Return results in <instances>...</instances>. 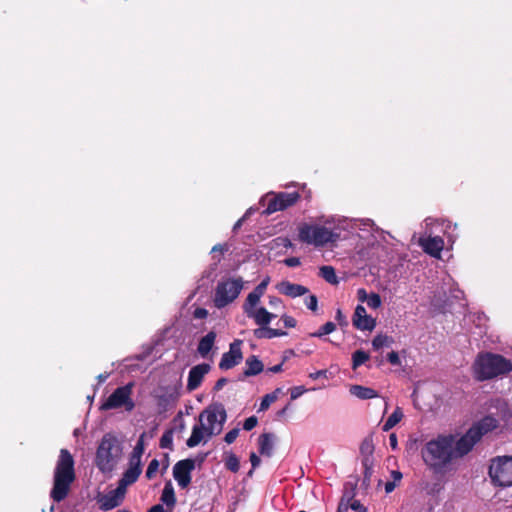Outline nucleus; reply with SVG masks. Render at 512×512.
<instances>
[{
	"label": "nucleus",
	"mask_w": 512,
	"mask_h": 512,
	"mask_svg": "<svg viewBox=\"0 0 512 512\" xmlns=\"http://www.w3.org/2000/svg\"><path fill=\"white\" fill-rule=\"evenodd\" d=\"M472 374L479 382L495 379L512 372V361L501 354L479 352L472 364Z\"/></svg>",
	"instance_id": "obj_1"
},
{
	"label": "nucleus",
	"mask_w": 512,
	"mask_h": 512,
	"mask_svg": "<svg viewBox=\"0 0 512 512\" xmlns=\"http://www.w3.org/2000/svg\"><path fill=\"white\" fill-rule=\"evenodd\" d=\"M454 435H438L428 441L421 450L424 463L432 470L438 472L446 467L454 458L452 445Z\"/></svg>",
	"instance_id": "obj_2"
},
{
	"label": "nucleus",
	"mask_w": 512,
	"mask_h": 512,
	"mask_svg": "<svg viewBox=\"0 0 512 512\" xmlns=\"http://www.w3.org/2000/svg\"><path fill=\"white\" fill-rule=\"evenodd\" d=\"M74 465L72 454L67 449H61L54 471L53 487L50 492L53 501L59 503L68 496L70 487L76 478Z\"/></svg>",
	"instance_id": "obj_3"
},
{
	"label": "nucleus",
	"mask_w": 512,
	"mask_h": 512,
	"mask_svg": "<svg viewBox=\"0 0 512 512\" xmlns=\"http://www.w3.org/2000/svg\"><path fill=\"white\" fill-rule=\"evenodd\" d=\"M496 427L497 420L491 416H485L473 423L464 435L457 441L454 440V444L452 445L454 458H462L469 454L483 436Z\"/></svg>",
	"instance_id": "obj_4"
},
{
	"label": "nucleus",
	"mask_w": 512,
	"mask_h": 512,
	"mask_svg": "<svg viewBox=\"0 0 512 512\" xmlns=\"http://www.w3.org/2000/svg\"><path fill=\"white\" fill-rule=\"evenodd\" d=\"M122 456V444L111 433H106L96 450L95 465L104 474L111 473Z\"/></svg>",
	"instance_id": "obj_5"
},
{
	"label": "nucleus",
	"mask_w": 512,
	"mask_h": 512,
	"mask_svg": "<svg viewBox=\"0 0 512 512\" xmlns=\"http://www.w3.org/2000/svg\"><path fill=\"white\" fill-rule=\"evenodd\" d=\"M340 235L331 229L308 223H302L298 227V239L302 243L324 247L329 243H335Z\"/></svg>",
	"instance_id": "obj_6"
},
{
	"label": "nucleus",
	"mask_w": 512,
	"mask_h": 512,
	"mask_svg": "<svg viewBox=\"0 0 512 512\" xmlns=\"http://www.w3.org/2000/svg\"><path fill=\"white\" fill-rule=\"evenodd\" d=\"M243 285L244 282L241 277L226 278L219 281L213 297L215 307L221 309L232 303L241 293Z\"/></svg>",
	"instance_id": "obj_7"
},
{
	"label": "nucleus",
	"mask_w": 512,
	"mask_h": 512,
	"mask_svg": "<svg viewBox=\"0 0 512 512\" xmlns=\"http://www.w3.org/2000/svg\"><path fill=\"white\" fill-rule=\"evenodd\" d=\"M134 383L129 382L124 386L116 388L112 394L101 403L100 410L108 411L124 408L125 411L131 412L135 408L132 399Z\"/></svg>",
	"instance_id": "obj_8"
},
{
	"label": "nucleus",
	"mask_w": 512,
	"mask_h": 512,
	"mask_svg": "<svg viewBox=\"0 0 512 512\" xmlns=\"http://www.w3.org/2000/svg\"><path fill=\"white\" fill-rule=\"evenodd\" d=\"M206 418L207 426H205L206 435L210 438L218 435L223 429V425L227 419V413L222 403H213L205 408L199 415V421L202 423Z\"/></svg>",
	"instance_id": "obj_9"
},
{
	"label": "nucleus",
	"mask_w": 512,
	"mask_h": 512,
	"mask_svg": "<svg viewBox=\"0 0 512 512\" xmlns=\"http://www.w3.org/2000/svg\"><path fill=\"white\" fill-rule=\"evenodd\" d=\"M488 474L494 485L499 487L512 486V456H498L489 466Z\"/></svg>",
	"instance_id": "obj_10"
},
{
	"label": "nucleus",
	"mask_w": 512,
	"mask_h": 512,
	"mask_svg": "<svg viewBox=\"0 0 512 512\" xmlns=\"http://www.w3.org/2000/svg\"><path fill=\"white\" fill-rule=\"evenodd\" d=\"M299 192H279L273 195L272 198L268 200L267 207L264 211L265 214L270 215L278 211H283L294 204H296L300 199Z\"/></svg>",
	"instance_id": "obj_11"
},
{
	"label": "nucleus",
	"mask_w": 512,
	"mask_h": 512,
	"mask_svg": "<svg viewBox=\"0 0 512 512\" xmlns=\"http://www.w3.org/2000/svg\"><path fill=\"white\" fill-rule=\"evenodd\" d=\"M195 469V460L191 458L178 461L173 467V477L179 487L187 488L192 480L191 473Z\"/></svg>",
	"instance_id": "obj_12"
},
{
	"label": "nucleus",
	"mask_w": 512,
	"mask_h": 512,
	"mask_svg": "<svg viewBox=\"0 0 512 512\" xmlns=\"http://www.w3.org/2000/svg\"><path fill=\"white\" fill-rule=\"evenodd\" d=\"M241 340H234L229 347V351L222 355L219 363V368L222 370H228L238 365L242 359L243 354L241 351Z\"/></svg>",
	"instance_id": "obj_13"
},
{
	"label": "nucleus",
	"mask_w": 512,
	"mask_h": 512,
	"mask_svg": "<svg viewBox=\"0 0 512 512\" xmlns=\"http://www.w3.org/2000/svg\"><path fill=\"white\" fill-rule=\"evenodd\" d=\"M353 326L361 331H372L376 326V320L367 314L363 305H357L352 317Z\"/></svg>",
	"instance_id": "obj_14"
},
{
	"label": "nucleus",
	"mask_w": 512,
	"mask_h": 512,
	"mask_svg": "<svg viewBox=\"0 0 512 512\" xmlns=\"http://www.w3.org/2000/svg\"><path fill=\"white\" fill-rule=\"evenodd\" d=\"M211 367L207 363H201L192 367L188 374L187 390L189 392L196 390L202 383L204 376L210 371Z\"/></svg>",
	"instance_id": "obj_15"
},
{
	"label": "nucleus",
	"mask_w": 512,
	"mask_h": 512,
	"mask_svg": "<svg viewBox=\"0 0 512 512\" xmlns=\"http://www.w3.org/2000/svg\"><path fill=\"white\" fill-rule=\"evenodd\" d=\"M419 245L426 254L434 258H440L444 240L440 236L420 238Z\"/></svg>",
	"instance_id": "obj_16"
},
{
	"label": "nucleus",
	"mask_w": 512,
	"mask_h": 512,
	"mask_svg": "<svg viewBox=\"0 0 512 512\" xmlns=\"http://www.w3.org/2000/svg\"><path fill=\"white\" fill-rule=\"evenodd\" d=\"M277 289L281 294L291 298L303 296L309 292L307 287L287 280L280 282L277 285Z\"/></svg>",
	"instance_id": "obj_17"
},
{
	"label": "nucleus",
	"mask_w": 512,
	"mask_h": 512,
	"mask_svg": "<svg viewBox=\"0 0 512 512\" xmlns=\"http://www.w3.org/2000/svg\"><path fill=\"white\" fill-rule=\"evenodd\" d=\"M124 491L118 486L115 490L103 496L100 500V508L107 511L118 507L122 502Z\"/></svg>",
	"instance_id": "obj_18"
},
{
	"label": "nucleus",
	"mask_w": 512,
	"mask_h": 512,
	"mask_svg": "<svg viewBox=\"0 0 512 512\" xmlns=\"http://www.w3.org/2000/svg\"><path fill=\"white\" fill-rule=\"evenodd\" d=\"M374 443L372 434L366 436L360 445L362 465H373Z\"/></svg>",
	"instance_id": "obj_19"
},
{
	"label": "nucleus",
	"mask_w": 512,
	"mask_h": 512,
	"mask_svg": "<svg viewBox=\"0 0 512 512\" xmlns=\"http://www.w3.org/2000/svg\"><path fill=\"white\" fill-rule=\"evenodd\" d=\"M356 487H357V483H350V482H347L345 485H344V491H343V495L341 497V500L339 502V505H338V508H337V512H347V505L348 503L352 502L353 500H355V496H356Z\"/></svg>",
	"instance_id": "obj_20"
},
{
	"label": "nucleus",
	"mask_w": 512,
	"mask_h": 512,
	"mask_svg": "<svg viewBox=\"0 0 512 512\" xmlns=\"http://www.w3.org/2000/svg\"><path fill=\"white\" fill-rule=\"evenodd\" d=\"M253 335L257 339H272L286 336L287 332L281 329L270 328L268 325H258V328L253 330Z\"/></svg>",
	"instance_id": "obj_21"
},
{
	"label": "nucleus",
	"mask_w": 512,
	"mask_h": 512,
	"mask_svg": "<svg viewBox=\"0 0 512 512\" xmlns=\"http://www.w3.org/2000/svg\"><path fill=\"white\" fill-rule=\"evenodd\" d=\"M216 336L217 335L214 331H210L200 339L197 352L201 355V357H206L212 350Z\"/></svg>",
	"instance_id": "obj_22"
},
{
	"label": "nucleus",
	"mask_w": 512,
	"mask_h": 512,
	"mask_svg": "<svg viewBox=\"0 0 512 512\" xmlns=\"http://www.w3.org/2000/svg\"><path fill=\"white\" fill-rule=\"evenodd\" d=\"M141 472L142 468L128 467V469L123 473L122 478L119 480L118 486L125 490L127 486L132 485L138 480Z\"/></svg>",
	"instance_id": "obj_23"
},
{
	"label": "nucleus",
	"mask_w": 512,
	"mask_h": 512,
	"mask_svg": "<svg viewBox=\"0 0 512 512\" xmlns=\"http://www.w3.org/2000/svg\"><path fill=\"white\" fill-rule=\"evenodd\" d=\"M246 366L247 368L244 370L245 377L258 375L264 369L263 363L255 355H251L246 359Z\"/></svg>",
	"instance_id": "obj_24"
},
{
	"label": "nucleus",
	"mask_w": 512,
	"mask_h": 512,
	"mask_svg": "<svg viewBox=\"0 0 512 512\" xmlns=\"http://www.w3.org/2000/svg\"><path fill=\"white\" fill-rule=\"evenodd\" d=\"M350 393L362 400L378 397V392L376 390L362 385H352L350 387Z\"/></svg>",
	"instance_id": "obj_25"
},
{
	"label": "nucleus",
	"mask_w": 512,
	"mask_h": 512,
	"mask_svg": "<svg viewBox=\"0 0 512 512\" xmlns=\"http://www.w3.org/2000/svg\"><path fill=\"white\" fill-rule=\"evenodd\" d=\"M160 500L166 504L171 512L176 504V496L171 481L165 483Z\"/></svg>",
	"instance_id": "obj_26"
},
{
	"label": "nucleus",
	"mask_w": 512,
	"mask_h": 512,
	"mask_svg": "<svg viewBox=\"0 0 512 512\" xmlns=\"http://www.w3.org/2000/svg\"><path fill=\"white\" fill-rule=\"evenodd\" d=\"M273 435L270 433H264L259 436L258 443H259V453L261 455L271 457L273 452V442H272Z\"/></svg>",
	"instance_id": "obj_27"
},
{
	"label": "nucleus",
	"mask_w": 512,
	"mask_h": 512,
	"mask_svg": "<svg viewBox=\"0 0 512 512\" xmlns=\"http://www.w3.org/2000/svg\"><path fill=\"white\" fill-rule=\"evenodd\" d=\"M261 296L254 293L253 291L250 292L243 304V310L244 313L247 315V317L252 318L255 315V312L257 309H255L256 305L259 303Z\"/></svg>",
	"instance_id": "obj_28"
},
{
	"label": "nucleus",
	"mask_w": 512,
	"mask_h": 512,
	"mask_svg": "<svg viewBox=\"0 0 512 512\" xmlns=\"http://www.w3.org/2000/svg\"><path fill=\"white\" fill-rule=\"evenodd\" d=\"M275 314L270 313L266 308H257L253 320L256 325H268L274 318Z\"/></svg>",
	"instance_id": "obj_29"
},
{
	"label": "nucleus",
	"mask_w": 512,
	"mask_h": 512,
	"mask_svg": "<svg viewBox=\"0 0 512 512\" xmlns=\"http://www.w3.org/2000/svg\"><path fill=\"white\" fill-rule=\"evenodd\" d=\"M205 426L194 425L192 428L191 436L187 439L186 445L190 448L197 446L203 439L205 432Z\"/></svg>",
	"instance_id": "obj_30"
},
{
	"label": "nucleus",
	"mask_w": 512,
	"mask_h": 512,
	"mask_svg": "<svg viewBox=\"0 0 512 512\" xmlns=\"http://www.w3.org/2000/svg\"><path fill=\"white\" fill-rule=\"evenodd\" d=\"M403 418V412L400 407H396L393 413L387 418L382 426L384 432H388L394 426H396Z\"/></svg>",
	"instance_id": "obj_31"
},
{
	"label": "nucleus",
	"mask_w": 512,
	"mask_h": 512,
	"mask_svg": "<svg viewBox=\"0 0 512 512\" xmlns=\"http://www.w3.org/2000/svg\"><path fill=\"white\" fill-rule=\"evenodd\" d=\"M319 275L330 284H337L338 278L335 273V269L332 266H322L320 268Z\"/></svg>",
	"instance_id": "obj_32"
},
{
	"label": "nucleus",
	"mask_w": 512,
	"mask_h": 512,
	"mask_svg": "<svg viewBox=\"0 0 512 512\" xmlns=\"http://www.w3.org/2000/svg\"><path fill=\"white\" fill-rule=\"evenodd\" d=\"M370 358V355L363 350H356L352 354V369L356 370L358 367L367 362Z\"/></svg>",
	"instance_id": "obj_33"
},
{
	"label": "nucleus",
	"mask_w": 512,
	"mask_h": 512,
	"mask_svg": "<svg viewBox=\"0 0 512 512\" xmlns=\"http://www.w3.org/2000/svg\"><path fill=\"white\" fill-rule=\"evenodd\" d=\"M281 392L280 388H277L272 393L266 394L260 403L259 411L267 410L272 403H274L278 399V395Z\"/></svg>",
	"instance_id": "obj_34"
},
{
	"label": "nucleus",
	"mask_w": 512,
	"mask_h": 512,
	"mask_svg": "<svg viewBox=\"0 0 512 512\" xmlns=\"http://www.w3.org/2000/svg\"><path fill=\"white\" fill-rule=\"evenodd\" d=\"M393 342L392 338L387 335H376L372 340V346L375 350H379L384 346H388Z\"/></svg>",
	"instance_id": "obj_35"
},
{
	"label": "nucleus",
	"mask_w": 512,
	"mask_h": 512,
	"mask_svg": "<svg viewBox=\"0 0 512 512\" xmlns=\"http://www.w3.org/2000/svg\"><path fill=\"white\" fill-rule=\"evenodd\" d=\"M335 330H336V325L333 322L328 321L324 325H322L318 331L311 333L310 337L320 338L324 335H328V334L334 332Z\"/></svg>",
	"instance_id": "obj_36"
},
{
	"label": "nucleus",
	"mask_w": 512,
	"mask_h": 512,
	"mask_svg": "<svg viewBox=\"0 0 512 512\" xmlns=\"http://www.w3.org/2000/svg\"><path fill=\"white\" fill-rule=\"evenodd\" d=\"M225 467L231 472H238L240 463L238 457L234 453H229L225 459Z\"/></svg>",
	"instance_id": "obj_37"
},
{
	"label": "nucleus",
	"mask_w": 512,
	"mask_h": 512,
	"mask_svg": "<svg viewBox=\"0 0 512 512\" xmlns=\"http://www.w3.org/2000/svg\"><path fill=\"white\" fill-rule=\"evenodd\" d=\"M159 445L162 449H173V431L171 429L163 433Z\"/></svg>",
	"instance_id": "obj_38"
},
{
	"label": "nucleus",
	"mask_w": 512,
	"mask_h": 512,
	"mask_svg": "<svg viewBox=\"0 0 512 512\" xmlns=\"http://www.w3.org/2000/svg\"><path fill=\"white\" fill-rule=\"evenodd\" d=\"M364 468L362 486L364 489H368L371 483V477L373 474V465H362Z\"/></svg>",
	"instance_id": "obj_39"
},
{
	"label": "nucleus",
	"mask_w": 512,
	"mask_h": 512,
	"mask_svg": "<svg viewBox=\"0 0 512 512\" xmlns=\"http://www.w3.org/2000/svg\"><path fill=\"white\" fill-rule=\"evenodd\" d=\"M159 469V461L157 459H152L147 467L145 476L148 480H151L155 477L157 471Z\"/></svg>",
	"instance_id": "obj_40"
},
{
	"label": "nucleus",
	"mask_w": 512,
	"mask_h": 512,
	"mask_svg": "<svg viewBox=\"0 0 512 512\" xmlns=\"http://www.w3.org/2000/svg\"><path fill=\"white\" fill-rule=\"evenodd\" d=\"M367 302V305L372 309H377L381 306V297L377 293H371L370 296H367V299L365 300Z\"/></svg>",
	"instance_id": "obj_41"
},
{
	"label": "nucleus",
	"mask_w": 512,
	"mask_h": 512,
	"mask_svg": "<svg viewBox=\"0 0 512 512\" xmlns=\"http://www.w3.org/2000/svg\"><path fill=\"white\" fill-rule=\"evenodd\" d=\"M305 304L308 309H310L313 312H316L318 309V299H317L316 295H313V294L309 295L305 299Z\"/></svg>",
	"instance_id": "obj_42"
},
{
	"label": "nucleus",
	"mask_w": 512,
	"mask_h": 512,
	"mask_svg": "<svg viewBox=\"0 0 512 512\" xmlns=\"http://www.w3.org/2000/svg\"><path fill=\"white\" fill-rule=\"evenodd\" d=\"M349 509H352L357 512H367V508L360 503L359 500H353L352 502L348 503L347 505V511Z\"/></svg>",
	"instance_id": "obj_43"
},
{
	"label": "nucleus",
	"mask_w": 512,
	"mask_h": 512,
	"mask_svg": "<svg viewBox=\"0 0 512 512\" xmlns=\"http://www.w3.org/2000/svg\"><path fill=\"white\" fill-rule=\"evenodd\" d=\"M258 424V419L256 416L248 417L243 423V429L246 431L252 430Z\"/></svg>",
	"instance_id": "obj_44"
},
{
	"label": "nucleus",
	"mask_w": 512,
	"mask_h": 512,
	"mask_svg": "<svg viewBox=\"0 0 512 512\" xmlns=\"http://www.w3.org/2000/svg\"><path fill=\"white\" fill-rule=\"evenodd\" d=\"M239 432H240L239 428H233L228 433H226V435L224 437V441L227 444H232L236 440V438L238 437Z\"/></svg>",
	"instance_id": "obj_45"
},
{
	"label": "nucleus",
	"mask_w": 512,
	"mask_h": 512,
	"mask_svg": "<svg viewBox=\"0 0 512 512\" xmlns=\"http://www.w3.org/2000/svg\"><path fill=\"white\" fill-rule=\"evenodd\" d=\"M269 283V278L267 277L261 283H259L253 290L254 293L260 295L261 297L264 295L266 288Z\"/></svg>",
	"instance_id": "obj_46"
},
{
	"label": "nucleus",
	"mask_w": 512,
	"mask_h": 512,
	"mask_svg": "<svg viewBox=\"0 0 512 512\" xmlns=\"http://www.w3.org/2000/svg\"><path fill=\"white\" fill-rule=\"evenodd\" d=\"M250 462L252 465V469L248 472V476H252L253 471L260 465L261 460H260L259 456H257L256 453L252 452L250 454Z\"/></svg>",
	"instance_id": "obj_47"
},
{
	"label": "nucleus",
	"mask_w": 512,
	"mask_h": 512,
	"mask_svg": "<svg viewBox=\"0 0 512 512\" xmlns=\"http://www.w3.org/2000/svg\"><path fill=\"white\" fill-rule=\"evenodd\" d=\"M144 434L141 435L140 439L138 440L136 446L134 447L131 454L141 456L144 453V442H143Z\"/></svg>",
	"instance_id": "obj_48"
},
{
	"label": "nucleus",
	"mask_w": 512,
	"mask_h": 512,
	"mask_svg": "<svg viewBox=\"0 0 512 512\" xmlns=\"http://www.w3.org/2000/svg\"><path fill=\"white\" fill-rule=\"evenodd\" d=\"M281 319L286 328H294L297 325L296 319L290 315H283Z\"/></svg>",
	"instance_id": "obj_49"
},
{
	"label": "nucleus",
	"mask_w": 512,
	"mask_h": 512,
	"mask_svg": "<svg viewBox=\"0 0 512 512\" xmlns=\"http://www.w3.org/2000/svg\"><path fill=\"white\" fill-rule=\"evenodd\" d=\"M387 360L390 364L392 365H400L401 364V361H400V358H399V355L397 352L395 351H391L390 353L387 354Z\"/></svg>",
	"instance_id": "obj_50"
},
{
	"label": "nucleus",
	"mask_w": 512,
	"mask_h": 512,
	"mask_svg": "<svg viewBox=\"0 0 512 512\" xmlns=\"http://www.w3.org/2000/svg\"><path fill=\"white\" fill-rule=\"evenodd\" d=\"M306 392L304 386H295L291 389V400H295Z\"/></svg>",
	"instance_id": "obj_51"
},
{
	"label": "nucleus",
	"mask_w": 512,
	"mask_h": 512,
	"mask_svg": "<svg viewBox=\"0 0 512 512\" xmlns=\"http://www.w3.org/2000/svg\"><path fill=\"white\" fill-rule=\"evenodd\" d=\"M129 467L142 468L141 456L131 454L129 458Z\"/></svg>",
	"instance_id": "obj_52"
},
{
	"label": "nucleus",
	"mask_w": 512,
	"mask_h": 512,
	"mask_svg": "<svg viewBox=\"0 0 512 512\" xmlns=\"http://www.w3.org/2000/svg\"><path fill=\"white\" fill-rule=\"evenodd\" d=\"M208 316V311L205 308L198 307L193 312L195 319H204Z\"/></svg>",
	"instance_id": "obj_53"
},
{
	"label": "nucleus",
	"mask_w": 512,
	"mask_h": 512,
	"mask_svg": "<svg viewBox=\"0 0 512 512\" xmlns=\"http://www.w3.org/2000/svg\"><path fill=\"white\" fill-rule=\"evenodd\" d=\"M335 319L340 326L348 325L347 319L340 309L336 311Z\"/></svg>",
	"instance_id": "obj_54"
},
{
	"label": "nucleus",
	"mask_w": 512,
	"mask_h": 512,
	"mask_svg": "<svg viewBox=\"0 0 512 512\" xmlns=\"http://www.w3.org/2000/svg\"><path fill=\"white\" fill-rule=\"evenodd\" d=\"M284 264L288 267H297L301 264L300 258L298 257H289L284 260Z\"/></svg>",
	"instance_id": "obj_55"
},
{
	"label": "nucleus",
	"mask_w": 512,
	"mask_h": 512,
	"mask_svg": "<svg viewBox=\"0 0 512 512\" xmlns=\"http://www.w3.org/2000/svg\"><path fill=\"white\" fill-rule=\"evenodd\" d=\"M226 251H228V245L227 244H216L213 246L211 253L219 252L220 255L224 254Z\"/></svg>",
	"instance_id": "obj_56"
},
{
	"label": "nucleus",
	"mask_w": 512,
	"mask_h": 512,
	"mask_svg": "<svg viewBox=\"0 0 512 512\" xmlns=\"http://www.w3.org/2000/svg\"><path fill=\"white\" fill-rule=\"evenodd\" d=\"M389 444H390V447L392 450L398 449V440H397V435L395 433H391L389 435Z\"/></svg>",
	"instance_id": "obj_57"
},
{
	"label": "nucleus",
	"mask_w": 512,
	"mask_h": 512,
	"mask_svg": "<svg viewBox=\"0 0 512 512\" xmlns=\"http://www.w3.org/2000/svg\"><path fill=\"white\" fill-rule=\"evenodd\" d=\"M227 383H228L227 378L222 377L216 381L213 389L215 391H220Z\"/></svg>",
	"instance_id": "obj_58"
},
{
	"label": "nucleus",
	"mask_w": 512,
	"mask_h": 512,
	"mask_svg": "<svg viewBox=\"0 0 512 512\" xmlns=\"http://www.w3.org/2000/svg\"><path fill=\"white\" fill-rule=\"evenodd\" d=\"M326 374H327V370H318L316 372L310 373L309 377L316 380L322 376H326Z\"/></svg>",
	"instance_id": "obj_59"
},
{
	"label": "nucleus",
	"mask_w": 512,
	"mask_h": 512,
	"mask_svg": "<svg viewBox=\"0 0 512 512\" xmlns=\"http://www.w3.org/2000/svg\"><path fill=\"white\" fill-rule=\"evenodd\" d=\"M391 477H392L393 481L396 483V482H399L402 479L403 475L398 470H392L391 471Z\"/></svg>",
	"instance_id": "obj_60"
},
{
	"label": "nucleus",
	"mask_w": 512,
	"mask_h": 512,
	"mask_svg": "<svg viewBox=\"0 0 512 512\" xmlns=\"http://www.w3.org/2000/svg\"><path fill=\"white\" fill-rule=\"evenodd\" d=\"M284 361H285V359L280 364H277V365H274L272 367H269L268 371L272 372V373H279V372H281Z\"/></svg>",
	"instance_id": "obj_61"
},
{
	"label": "nucleus",
	"mask_w": 512,
	"mask_h": 512,
	"mask_svg": "<svg viewBox=\"0 0 512 512\" xmlns=\"http://www.w3.org/2000/svg\"><path fill=\"white\" fill-rule=\"evenodd\" d=\"M282 303V300L276 296H270L269 297V304L273 307H277Z\"/></svg>",
	"instance_id": "obj_62"
},
{
	"label": "nucleus",
	"mask_w": 512,
	"mask_h": 512,
	"mask_svg": "<svg viewBox=\"0 0 512 512\" xmlns=\"http://www.w3.org/2000/svg\"><path fill=\"white\" fill-rule=\"evenodd\" d=\"M395 487H396V483H395L394 481H388V482H386V484H385V492H386L387 494H389V493H391L392 491H394Z\"/></svg>",
	"instance_id": "obj_63"
},
{
	"label": "nucleus",
	"mask_w": 512,
	"mask_h": 512,
	"mask_svg": "<svg viewBox=\"0 0 512 512\" xmlns=\"http://www.w3.org/2000/svg\"><path fill=\"white\" fill-rule=\"evenodd\" d=\"M148 512H165L164 507L161 504L152 506Z\"/></svg>",
	"instance_id": "obj_64"
}]
</instances>
